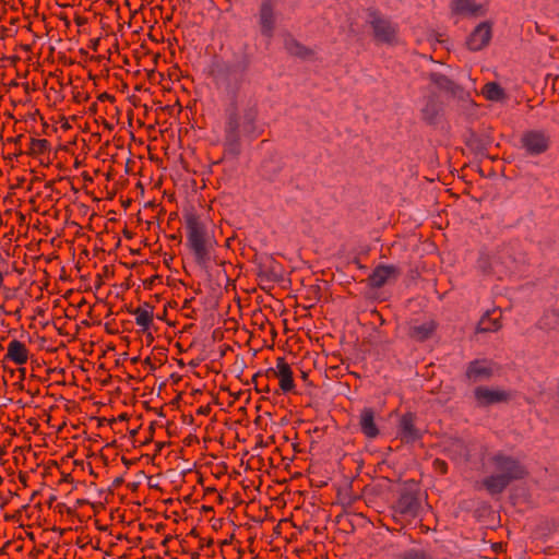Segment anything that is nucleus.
<instances>
[{"mask_svg": "<svg viewBox=\"0 0 559 559\" xmlns=\"http://www.w3.org/2000/svg\"><path fill=\"white\" fill-rule=\"evenodd\" d=\"M495 473L484 479V486L491 495L502 492L507 486L523 476L524 469L514 459L497 454L492 459Z\"/></svg>", "mask_w": 559, "mask_h": 559, "instance_id": "f257e3e1", "label": "nucleus"}, {"mask_svg": "<svg viewBox=\"0 0 559 559\" xmlns=\"http://www.w3.org/2000/svg\"><path fill=\"white\" fill-rule=\"evenodd\" d=\"M186 226L188 246L192 250L197 263L202 267H206L211 259L210 249L212 247L209 231L192 214L187 216Z\"/></svg>", "mask_w": 559, "mask_h": 559, "instance_id": "f03ea898", "label": "nucleus"}, {"mask_svg": "<svg viewBox=\"0 0 559 559\" xmlns=\"http://www.w3.org/2000/svg\"><path fill=\"white\" fill-rule=\"evenodd\" d=\"M367 22L372 28L374 39L384 44H393L396 40L397 27L376 10H368Z\"/></svg>", "mask_w": 559, "mask_h": 559, "instance_id": "7ed1b4c3", "label": "nucleus"}, {"mask_svg": "<svg viewBox=\"0 0 559 559\" xmlns=\"http://www.w3.org/2000/svg\"><path fill=\"white\" fill-rule=\"evenodd\" d=\"M399 511L408 516H416L420 509L419 492L414 485L405 486L400 492Z\"/></svg>", "mask_w": 559, "mask_h": 559, "instance_id": "20e7f679", "label": "nucleus"}, {"mask_svg": "<svg viewBox=\"0 0 559 559\" xmlns=\"http://www.w3.org/2000/svg\"><path fill=\"white\" fill-rule=\"evenodd\" d=\"M475 399L479 406L486 407L509 401L510 393L499 388L478 386Z\"/></svg>", "mask_w": 559, "mask_h": 559, "instance_id": "39448f33", "label": "nucleus"}, {"mask_svg": "<svg viewBox=\"0 0 559 559\" xmlns=\"http://www.w3.org/2000/svg\"><path fill=\"white\" fill-rule=\"evenodd\" d=\"M522 147L532 155L542 154L549 146V138L542 131H527L521 138Z\"/></svg>", "mask_w": 559, "mask_h": 559, "instance_id": "423d86ee", "label": "nucleus"}, {"mask_svg": "<svg viewBox=\"0 0 559 559\" xmlns=\"http://www.w3.org/2000/svg\"><path fill=\"white\" fill-rule=\"evenodd\" d=\"M491 39V26L488 23H480L469 35L467 47L477 51L486 47Z\"/></svg>", "mask_w": 559, "mask_h": 559, "instance_id": "0eeeda50", "label": "nucleus"}, {"mask_svg": "<svg viewBox=\"0 0 559 559\" xmlns=\"http://www.w3.org/2000/svg\"><path fill=\"white\" fill-rule=\"evenodd\" d=\"M276 369H270V371L280 378V385L284 392H289L295 388L293 380V371L290 367L285 362L283 357L277 358Z\"/></svg>", "mask_w": 559, "mask_h": 559, "instance_id": "6e6552de", "label": "nucleus"}, {"mask_svg": "<svg viewBox=\"0 0 559 559\" xmlns=\"http://www.w3.org/2000/svg\"><path fill=\"white\" fill-rule=\"evenodd\" d=\"M492 376V369L487 361L475 360L469 364L466 370V377L472 382H478L489 379Z\"/></svg>", "mask_w": 559, "mask_h": 559, "instance_id": "1a4fd4ad", "label": "nucleus"}, {"mask_svg": "<svg viewBox=\"0 0 559 559\" xmlns=\"http://www.w3.org/2000/svg\"><path fill=\"white\" fill-rule=\"evenodd\" d=\"M359 427L361 431L369 438H374L378 435V428L374 421V412L370 408H365L359 415Z\"/></svg>", "mask_w": 559, "mask_h": 559, "instance_id": "9d476101", "label": "nucleus"}, {"mask_svg": "<svg viewBox=\"0 0 559 559\" xmlns=\"http://www.w3.org/2000/svg\"><path fill=\"white\" fill-rule=\"evenodd\" d=\"M396 275V269L392 265H380L370 275L369 281L373 287L383 286L391 277Z\"/></svg>", "mask_w": 559, "mask_h": 559, "instance_id": "9b49d317", "label": "nucleus"}, {"mask_svg": "<svg viewBox=\"0 0 559 559\" xmlns=\"http://www.w3.org/2000/svg\"><path fill=\"white\" fill-rule=\"evenodd\" d=\"M400 433L405 442H414L420 438V431L414 426L412 416L401 418Z\"/></svg>", "mask_w": 559, "mask_h": 559, "instance_id": "f8f14e48", "label": "nucleus"}, {"mask_svg": "<svg viewBox=\"0 0 559 559\" xmlns=\"http://www.w3.org/2000/svg\"><path fill=\"white\" fill-rule=\"evenodd\" d=\"M451 10L460 15H476L480 5L475 0H451Z\"/></svg>", "mask_w": 559, "mask_h": 559, "instance_id": "ddd939ff", "label": "nucleus"}, {"mask_svg": "<svg viewBox=\"0 0 559 559\" xmlns=\"http://www.w3.org/2000/svg\"><path fill=\"white\" fill-rule=\"evenodd\" d=\"M260 25L262 33L265 36H271L274 28V15L273 8L269 2H265L261 7L260 11Z\"/></svg>", "mask_w": 559, "mask_h": 559, "instance_id": "4468645a", "label": "nucleus"}, {"mask_svg": "<svg viewBox=\"0 0 559 559\" xmlns=\"http://www.w3.org/2000/svg\"><path fill=\"white\" fill-rule=\"evenodd\" d=\"M436 329V323L433 321H425L421 323L415 322L411 326L409 334L413 338L417 341H425L431 336Z\"/></svg>", "mask_w": 559, "mask_h": 559, "instance_id": "2eb2a0df", "label": "nucleus"}, {"mask_svg": "<svg viewBox=\"0 0 559 559\" xmlns=\"http://www.w3.org/2000/svg\"><path fill=\"white\" fill-rule=\"evenodd\" d=\"M7 357L17 365H22L27 360V350L25 345L17 340L10 342L8 346Z\"/></svg>", "mask_w": 559, "mask_h": 559, "instance_id": "dca6fc26", "label": "nucleus"}, {"mask_svg": "<svg viewBox=\"0 0 559 559\" xmlns=\"http://www.w3.org/2000/svg\"><path fill=\"white\" fill-rule=\"evenodd\" d=\"M392 559H433L432 556L419 548H409L397 551Z\"/></svg>", "mask_w": 559, "mask_h": 559, "instance_id": "f3484780", "label": "nucleus"}, {"mask_svg": "<svg viewBox=\"0 0 559 559\" xmlns=\"http://www.w3.org/2000/svg\"><path fill=\"white\" fill-rule=\"evenodd\" d=\"M483 95L489 100H500L504 97L503 90L495 82H489L483 87Z\"/></svg>", "mask_w": 559, "mask_h": 559, "instance_id": "a211bd4d", "label": "nucleus"}, {"mask_svg": "<svg viewBox=\"0 0 559 559\" xmlns=\"http://www.w3.org/2000/svg\"><path fill=\"white\" fill-rule=\"evenodd\" d=\"M499 328H500L499 320L497 318H490V313L486 312L478 323L477 331L478 332L497 331Z\"/></svg>", "mask_w": 559, "mask_h": 559, "instance_id": "6ab92c4d", "label": "nucleus"}, {"mask_svg": "<svg viewBox=\"0 0 559 559\" xmlns=\"http://www.w3.org/2000/svg\"><path fill=\"white\" fill-rule=\"evenodd\" d=\"M132 313L135 316L136 324L147 329L152 322L153 318V308H150L148 310H142V308H136L132 311Z\"/></svg>", "mask_w": 559, "mask_h": 559, "instance_id": "aec40b11", "label": "nucleus"}, {"mask_svg": "<svg viewBox=\"0 0 559 559\" xmlns=\"http://www.w3.org/2000/svg\"><path fill=\"white\" fill-rule=\"evenodd\" d=\"M287 49L290 53L299 56V57H306L309 55V51L301 47L298 43L290 40L287 44Z\"/></svg>", "mask_w": 559, "mask_h": 559, "instance_id": "412c9836", "label": "nucleus"}, {"mask_svg": "<svg viewBox=\"0 0 559 559\" xmlns=\"http://www.w3.org/2000/svg\"><path fill=\"white\" fill-rule=\"evenodd\" d=\"M437 114V110L433 108L431 111L428 107H426L425 109H423V115H424V118L427 120V121H432L435 116Z\"/></svg>", "mask_w": 559, "mask_h": 559, "instance_id": "4be33fe9", "label": "nucleus"}, {"mask_svg": "<svg viewBox=\"0 0 559 559\" xmlns=\"http://www.w3.org/2000/svg\"><path fill=\"white\" fill-rule=\"evenodd\" d=\"M47 146V141L46 140H37L33 143V148H43V147H46Z\"/></svg>", "mask_w": 559, "mask_h": 559, "instance_id": "5701e85b", "label": "nucleus"}, {"mask_svg": "<svg viewBox=\"0 0 559 559\" xmlns=\"http://www.w3.org/2000/svg\"><path fill=\"white\" fill-rule=\"evenodd\" d=\"M437 464L440 465L442 472H445V463L444 462L437 461Z\"/></svg>", "mask_w": 559, "mask_h": 559, "instance_id": "b1692460", "label": "nucleus"}, {"mask_svg": "<svg viewBox=\"0 0 559 559\" xmlns=\"http://www.w3.org/2000/svg\"><path fill=\"white\" fill-rule=\"evenodd\" d=\"M150 308H152L148 304H145V307L142 308V310H148Z\"/></svg>", "mask_w": 559, "mask_h": 559, "instance_id": "393cba45", "label": "nucleus"}, {"mask_svg": "<svg viewBox=\"0 0 559 559\" xmlns=\"http://www.w3.org/2000/svg\"><path fill=\"white\" fill-rule=\"evenodd\" d=\"M121 481H122V479H121V478H117V479L115 480V484H116V485H119V484H121Z\"/></svg>", "mask_w": 559, "mask_h": 559, "instance_id": "a878e982", "label": "nucleus"}, {"mask_svg": "<svg viewBox=\"0 0 559 559\" xmlns=\"http://www.w3.org/2000/svg\"><path fill=\"white\" fill-rule=\"evenodd\" d=\"M25 182V178L22 177V179L20 180V183L19 185H23Z\"/></svg>", "mask_w": 559, "mask_h": 559, "instance_id": "bb28decb", "label": "nucleus"}, {"mask_svg": "<svg viewBox=\"0 0 559 559\" xmlns=\"http://www.w3.org/2000/svg\"><path fill=\"white\" fill-rule=\"evenodd\" d=\"M138 187L141 189V193H143V187L140 182L138 183Z\"/></svg>", "mask_w": 559, "mask_h": 559, "instance_id": "cd10ccee", "label": "nucleus"}, {"mask_svg": "<svg viewBox=\"0 0 559 559\" xmlns=\"http://www.w3.org/2000/svg\"><path fill=\"white\" fill-rule=\"evenodd\" d=\"M160 183L159 179L154 183L155 187H157Z\"/></svg>", "mask_w": 559, "mask_h": 559, "instance_id": "c85d7f7f", "label": "nucleus"}, {"mask_svg": "<svg viewBox=\"0 0 559 559\" xmlns=\"http://www.w3.org/2000/svg\"><path fill=\"white\" fill-rule=\"evenodd\" d=\"M138 360H139V358H138V357H135V358H133V359H132V361H133V362H136Z\"/></svg>", "mask_w": 559, "mask_h": 559, "instance_id": "c756f323", "label": "nucleus"}]
</instances>
